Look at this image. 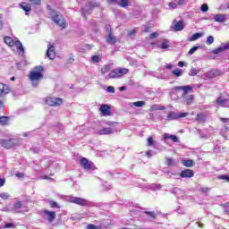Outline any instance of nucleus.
<instances>
[{"mask_svg": "<svg viewBox=\"0 0 229 229\" xmlns=\"http://www.w3.org/2000/svg\"><path fill=\"white\" fill-rule=\"evenodd\" d=\"M174 90H182V101L185 105H192L194 101V95H189V92H191L192 87L191 86H178L174 88Z\"/></svg>", "mask_w": 229, "mask_h": 229, "instance_id": "1", "label": "nucleus"}, {"mask_svg": "<svg viewBox=\"0 0 229 229\" xmlns=\"http://www.w3.org/2000/svg\"><path fill=\"white\" fill-rule=\"evenodd\" d=\"M43 71L44 67L39 65L35 67V71L30 72L29 78L32 81V87H38V82L44 78Z\"/></svg>", "mask_w": 229, "mask_h": 229, "instance_id": "2", "label": "nucleus"}, {"mask_svg": "<svg viewBox=\"0 0 229 229\" xmlns=\"http://www.w3.org/2000/svg\"><path fill=\"white\" fill-rule=\"evenodd\" d=\"M49 15L52 21L55 22V24L59 26V28L64 29L67 26V24L65 23V19H64V16H62L60 13L51 10Z\"/></svg>", "mask_w": 229, "mask_h": 229, "instance_id": "3", "label": "nucleus"}, {"mask_svg": "<svg viewBox=\"0 0 229 229\" xmlns=\"http://www.w3.org/2000/svg\"><path fill=\"white\" fill-rule=\"evenodd\" d=\"M99 6L100 4L98 1L88 2L86 5L81 9L82 17H84V19H87V16L92 13V10H94V8H99Z\"/></svg>", "mask_w": 229, "mask_h": 229, "instance_id": "4", "label": "nucleus"}, {"mask_svg": "<svg viewBox=\"0 0 229 229\" xmlns=\"http://www.w3.org/2000/svg\"><path fill=\"white\" fill-rule=\"evenodd\" d=\"M20 144L21 140L17 139L0 140V146L5 148V149H12V148H15V146H19Z\"/></svg>", "mask_w": 229, "mask_h": 229, "instance_id": "5", "label": "nucleus"}, {"mask_svg": "<svg viewBox=\"0 0 229 229\" xmlns=\"http://www.w3.org/2000/svg\"><path fill=\"white\" fill-rule=\"evenodd\" d=\"M4 42L10 47L16 46L17 49L20 51V55H24V47H22V43H21L19 40L13 42V39L10 37H5L4 38Z\"/></svg>", "mask_w": 229, "mask_h": 229, "instance_id": "6", "label": "nucleus"}, {"mask_svg": "<svg viewBox=\"0 0 229 229\" xmlns=\"http://www.w3.org/2000/svg\"><path fill=\"white\" fill-rule=\"evenodd\" d=\"M67 201L69 203H74L75 205H80L81 207H89L90 205V201L80 198V197H74V196H69L67 198Z\"/></svg>", "mask_w": 229, "mask_h": 229, "instance_id": "7", "label": "nucleus"}, {"mask_svg": "<svg viewBox=\"0 0 229 229\" xmlns=\"http://www.w3.org/2000/svg\"><path fill=\"white\" fill-rule=\"evenodd\" d=\"M129 71L126 68H118L114 71H112L108 74V78L110 80L115 79V78H121V76H124V74H128Z\"/></svg>", "mask_w": 229, "mask_h": 229, "instance_id": "8", "label": "nucleus"}, {"mask_svg": "<svg viewBox=\"0 0 229 229\" xmlns=\"http://www.w3.org/2000/svg\"><path fill=\"white\" fill-rule=\"evenodd\" d=\"M48 106H60L64 103V100L61 98H52L48 97L45 99Z\"/></svg>", "mask_w": 229, "mask_h": 229, "instance_id": "9", "label": "nucleus"}, {"mask_svg": "<svg viewBox=\"0 0 229 229\" xmlns=\"http://www.w3.org/2000/svg\"><path fill=\"white\" fill-rule=\"evenodd\" d=\"M189 115V113H175V112H170L168 115L166 116V121H174L176 119H182L183 117H187Z\"/></svg>", "mask_w": 229, "mask_h": 229, "instance_id": "10", "label": "nucleus"}, {"mask_svg": "<svg viewBox=\"0 0 229 229\" xmlns=\"http://www.w3.org/2000/svg\"><path fill=\"white\" fill-rule=\"evenodd\" d=\"M80 164L81 166H83V169H86L87 171H95L96 169L94 163L89 162V159L85 157L81 159Z\"/></svg>", "mask_w": 229, "mask_h": 229, "instance_id": "11", "label": "nucleus"}, {"mask_svg": "<svg viewBox=\"0 0 229 229\" xmlns=\"http://www.w3.org/2000/svg\"><path fill=\"white\" fill-rule=\"evenodd\" d=\"M47 56H48L50 60H55V58L56 57V52L55 51V45L48 44L47 50Z\"/></svg>", "mask_w": 229, "mask_h": 229, "instance_id": "12", "label": "nucleus"}, {"mask_svg": "<svg viewBox=\"0 0 229 229\" xmlns=\"http://www.w3.org/2000/svg\"><path fill=\"white\" fill-rule=\"evenodd\" d=\"M229 49V42L223 43L220 47H218L216 49L212 50L213 55H219L220 53H223V51H228Z\"/></svg>", "mask_w": 229, "mask_h": 229, "instance_id": "13", "label": "nucleus"}, {"mask_svg": "<svg viewBox=\"0 0 229 229\" xmlns=\"http://www.w3.org/2000/svg\"><path fill=\"white\" fill-rule=\"evenodd\" d=\"M213 19L215 22H220V23L226 22V21H228V14H225V13L215 14Z\"/></svg>", "mask_w": 229, "mask_h": 229, "instance_id": "14", "label": "nucleus"}, {"mask_svg": "<svg viewBox=\"0 0 229 229\" xmlns=\"http://www.w3.org/2000/svg\"><path fill=\"white\" fill-rule=\"evenodd\" d=\"M44 214H45L46 219H47V221H49V223H53L55 221V219L56 218V213L54 211H49V210L46 209L44 211Z\"/></svg>", "mask_w": 229, "mask_h": 229, "instance_id": "15", "label": "nucleus"}, {"mask_svg": "<svg viewBox=\"0 0 229 229\" xmlns=\"http://www.w3.org/2000/svg\"><path fill=\"white\" fill-rule=\"evenodd\" d=\"M216 105H218V106H223L224 108H228L229 98H223L219 97L216 98Z\"/></svg>", "mask_w": 229, "mask_h": 229, "instance_id": "16", "label": "nucleus"}, {"mask_svg": "<svg viewBox=\"0 0 229 229\" xmlns=\"http://www.w3.org/2000/svg\"><path fill=\"white\" fill-rule=\"evenodd\" d=\"M181 178H192L194 176V172L191 169H184L180 174Z\"/></svg>", "mask_w": 229, "mask_h": 229, "instance_id": "17", "label": "nucleus"}, {"mask_svg": "<svg viewBox=\"0 0 229 229\" xmlns=\"http://www.w3.org/2000/svg\"><path fill=\"white\" fill-rule=\"evenodd\" d=\"M157 47H159V49H169L171 43L167 39H163L157 44Z\"/></svg>", "mask_w": 229, "mask_h": 229, "instance_id": "18", "label": "nucleus"}, {"mask_svg": "<svg viewBox=\"0 0 229 229\" xmlns=\"http://www.w3.org/2000/svg\"><path fill=\"white\" fill-rule=\"evenodd\" d=\"M106 42L110 44V46H114V44L117 42V38H115L112 32H109L106 37Z\"/></svg>", "mask_w": 229, "mask_h": 229, "instance_id": "19", "label": "nucleus"}, {"mask_svg": "<svg viewBox=\"0 0 229 229\" xmlns=\"http://www.w3.org/2000/svg\"><path fill=\"white\" fill-rule=\"evenodd\" d=\"M10 92V88L8 86L0 83V96H6Z\"/></svg>", "mask_w": 229, "mask_h": 229, "instance_id": "20", "label": "nucleus"}, {"mask_svg": "<svg viewBox=\"0 0 229 229\" xmlns=\"http://www.w3.org/2000/svg\"><path fill=\"white\" fill-rule=\"evenodd\" d=\"M129 106H131V108H133V106L140 108L141 106H146V102L145 101H137V102L129 103Z\"/></svg>", "mask_w": 229, "mask_h": 229, "instance_id": "21", "label": "nucleus"}, {"mask_svg": "<svg viewBox=\"0 0 229 229\" xmlns=\"http://www.w3.org/2000/svg\"><path fill=\"white\" fill-rule=\"evenodd\" d=\"M100 112L103 114V115H110V107L106 105H102L100 106Z\"/></svg>", "mask_w": 229, "mask_h": 229, "instance_id": "22", "label": "nucleus"}, {"mask_svg": "<svg viewBox=\"0 0 229 229\" xmlns=\"http://www.w3.org/2000/svg\"><path fill=\"white\" fill-rule=\"evenodd\" d=\"M98 133L99 135H110V133H114V131L112 130V128L106 127V128L101 129L98 131Z\"/></svg>", "mask_w": 229, "mask_h": 229, "instance_id": "23", "label": "nucleus"}, {"mask_svg": "<svg viewBox=\"0 0 229 229\" xmlns=\"http://www.w3.org/2000/svg\"><path fill=\"white\" fill-rule=\"evenodd\" d=\"M182 165H184V167H192V165H194V160L192 159H182Z\"/></svg>", "mask_w": 229, "mask_h": 229, "instance_id": "24", "label": "nucleus"}, {"mask_svg": "<svg viewBox=\"0 0 229 229\" xmlns=\"http://www.w3.org/2000/svg\"><path fill=\"white\" fill-rule=\"evenodd\" d=\"M196 121H198V123H200L203 124V123H205V121H207V115H205V114H203V113H200V114H197Z\"/></svg>", "mask_w": 229, "mask_h": 229, "instance_id": "25", "label": "nucleus"}, {"mask_svg": "<svg viewBox=\"0 0 229 229\" xmlns=\"http://www.w3.org/2000/svg\"><path fill=\"white\" fill-rule=\"evenodd\" d=\"M162 187L160 183H152L149 185L150 191H162Z\"/></svg>", "mask_w": 229, "mask_h": 229, "instance_id": "26", "label": "nucleus"}, {"mask_svg": "<svg viewBox=\"0 0 229 229\" xmlns=\"http://www.w3.org/2000/svg\"><path fill=\"white\" fill-rule=\"evenodd\" d=\"M21 210H22V201L16 202L13 207V211L21 212Z\"/></svg>", "mask_w": 229, "mask_h": 229, "instance_id": "27", "label": "nucleus"}, {"mask_svg": "<svg viewBox=\"0 0 229 229\" xmlns=\"http://www.w3.org/2000/svg\"><path fill=\"white\" fill-rule=\"evenodd\" d=\"M203 35L201 33H195L191 37L188 38L189 42H194V40H198V38H201Z\"/></svg>", "mask_w": 229, "mask_h": 229, "instance_id": "28", "label": "nucleus"}, {"mask_svg": "<svg viewBox=\"0 0 229 229\" xmlns=\"http://www.w3.org/2000/svg\"><path fill=\"white\" fill-rule=\"evenodd\" d=\"M216 76H219V72L217 71H211L206 73V78H216Z\"/></svg>", "mask_w": 229, "mask_h": 229, "instance_id": "29", "label": "nucleus"}, {"mask_svg": "<svg viewBox=\"0 0 229 229\" xmlns=\"http://www.w3.org/2000/svg\"><path fill=\"white\" fill-rule=\"evenodd\" d=\"M165 164L168 167H171L173 165H176V161H174L173 157H165Z\"/></svg>", "mask_w": 229, "mask_h": 229, "instance_id": "30", "label": "nucleus"}, {"mask_svg": "<svg viewBox=\"0 0 229 229\" xmlns=\"http://www.w3.org/2000/svg\"><path fill=\"white\" fill-rule=\"evenodd\" d=\"M174 30L175 31H182L183 30V21H177L175 24H174Z\"/></svg>", "mask_w": 229, "mask_h": 229, "instance_id": "31", "label": "nucleus"}, {"mask_svg": "<svg viewBox=\"0 0 229 229\" xmlns=\"http://www.w3.org/2000/svg\"><path fill=\"white\" fill-rule=\"evenodd\" d=\"M21 8L24 10V12H31V5L27 3H21Z\"/></svg>", "mask_w": 229, "mask_h": 229, "instance_id": "32", "label": "nucleus"}, {"mask_svg": "<svg viewBox=\"0 0 229 229\" xmlns=\"http://www.w3.org/2000/svg\"><path fill=\"white\" fill-rule=\"evenodd\" d=\"M172 74H174L175 78H180V76L183 74V70L176 69L174 71H172Z\"/></svg>", "mask_w": 229, "mask_h": 229, "instance_id": "33", "label": "nucleus"}, {"mask_svg": "<svg viewBox=\"0 0 229 229\" xmlns=\"http://www.w3.org/2000/svg\"><path fill=\"white\" fill-rule=\"evenodd\" d=\"M130 3V0H119L118 6H121L122 8H126Z\"/></svg>", "mask_w": 229, "mask_h": 229, "instance_id": "34", "label": "nucleus"}, {"mask_svg": "<svg viewBox=\"0 0 229 229\" xmlns=\"http://www.w3.org/2000/svg\"><path fill=\"white\" fill-rule=\"evenodd\" d=\"M9 121H10V118H8L6 116L0 117V124L6 125V124H8Z\"/></svg>", "mask_w": 229, "mask_h": 229, "instance_id": "35", "label": "nucleus"}, {"mask_svg": "<svg viewBox=\"0 0 229 229\" xmlns=\"http://www.w3.org/2000/svg\"><path fill=\"white\" fill-rule=\"evenodd\" d=\"M171 194H183V191L180 189V188H173L172 190H170Z\"/></svg>", "mask_w": 229, "mask_h": 229, "instance_id": "36", "label": "nucleus"}, {"mask_svg": "<svg viewBox=\"0 0 229 229\" xmlns=\"http://www.w3.org/2000/svg\"><path fill=\"white\" fill-rule=\"evenodd\" d=\"M91 62L94 64H99V62H101V57L99 55H92Z\"/></svg>", "mask_w": 229, "mask_h": 229, "instance_id": "37", "label": "nucleus"}, {"mask_svg": "<svg viewBox=\"0 0 229 229\" xmlns=\"http://www.w3.org/2000/svg\"><path fill=\"white\" fill-rule=\"evenodd\" d=\"M198 73H199V70L196 68H191L188 74L189 76H196Z\"/></svg>", "mask_w": 229, "mask_h": 229, "instance_id": "38", "label": "nucleus"}, {"mask_svg": "<svg viewBox=\"0 0 229 229\" xmlns=\"http://www.w3.org/2000/svg\"><path fill=\"white\" fill-rule=\"evenodd\" d=\"M206 44L208 46H212V44H214V38L213 36H208L207 40H206Z\"/></svg>", "mask_w": 229, "mask_h": 229, "instance_id": "39", "label": "nucleus"}, {"mask_svg": "<svg viewBox=\"0 0 229 229\" xmlns=\"http://www.w3.org/2000/svg\"><path fill=\"white\" fill-rule=\"evenodd\" d=\"M0 198H2V199H8V198H11V195L8 192H2L0 193Z\"/></svg>", "mask_w": 229, "mask_h": 229, "instance_id": "40", "label": "nucleus"}, {"mask_svg": "<svg viewBox=\"0 0 229 229\" xmlns=\"http://www.w3.org/2000/svg\"><path fill=\"white\" fill-rule=\"evenodd\" d=\"M109 71H110V66H108V65H105V66L102 67V69H101L102 74H106V72H108Z\"/></svg>", "mask_w": 229, "mask_h": 229, "instance_id": "41", "label": "nucleus"}, {"mask_svg": "<svg viewBox=\"0 0 229 229\" xmlns=\"http://www.w3.org/2000/svg\"><path fill=\"white\" fill-rule=\"evenodd\" d=\"M86 228H87V229H101V226L89 224V225H87Z\"/></svg>", "mask_w": 229, "mask_h": 229, "instance_id": "42", "label": "nucleus"}, {"mask_svg": "<svg viewBox=\"0 0 229 229\" xmlns=\"http://www.w3.org/2000/svg\"><path fill=\"white\" fill-rule=\"evenodd\" d=\"M166 174H169L168 178L171 179L173 176H180V174L178 173H171L169 171L165 172Z\"/></svg>", "mask_w": 229, "mask_h": 229, "instance_id": "43", "label": "nucleus"}, {"mask_svg": "<svg viewBox=\"0 0 229 229\" xmlns=\"http://www.w3.org/2000/svg\"><path fill=\"white\" fill-rule=\"evenodd\" d=\"M106 91L109 94H114L115 93V88H114V86H109V87H107Z\"/></svg>", "mask_w": 229, "mask_h": 229, "instance_id": "44", "label": "nucleus"}, {"mask_svg": "<svg viewBox=\"0 0 229 229\" xmlns=\"http://www.w3.org/2000/svg\"><path fill=\"white\" fill-rule=\"evenodd\" d=\"M200 10H201V12H208V4H202L201 6H200Z\"/></svg>", "mask_w": 229, "mask_h": 229, "instance_id": "45", "label": "nucleus"}, {"mask_svg": "<svg viewBox=\"0 0 229 229\" xmlns=\"http://www.w3.org/2000/svg\"><path fill=\"white\" fill-rule=\"evenodd\" d=\"M199 47H193L190 49V51L188 52V55H194L195 52L198 50Z\"/></svg>", "mask_w": 229, "mask_h": 229, "instance_id": "46", "label": "nucleus"}, {"mask_svg": "<svg viewBox=\"0 0 229 229\" xmlns=\"http://www.w3.org/2000/svg\"><path fill=\"white\" fill-rule=\"evenodd\" d=\"M49 204H50V206L52 207V208H60V207H58V203H56V202H55V201H53V200H51V201L49 202Z\"/></svg>", "mask_w": 229, "mask_h": 229, "instance_id": "47", "label": "nucleus"}, {"mask_svg": "<svg viewBox=\"0 0 229 229\" xmlns=\"http://www.w3.org/2000/svg\"><path fill=\"white\" fill-rule=\"evenodd\" d=\"M145 214H147V216H149L153 219H155L157 217V216H155V212H153V211H146Z\"/></svg>", "mask_w": 229, "mask_h": 229, "instance_id": "48", "label": "nucleus"}, {"mask_svg": "<svg viewBox=\"0 0 229 229\" xmlns=\"http://www.w3.org/2000/svg\"><path fill=\"white\" fill-rule=\"evenodd\" d=\"M218 180H226V182H229V176L225 174V175H218Z\"/></svg>", "mask_w": 229, "mask_h": 229, "instance_id": "49", "label": "nucleus"}, {"mask_svg": "<svg viewBox=\"0 0 229 229\" xmlns=\"http://www.w3.org/2000/svg\"><path fill=\"white\" fill-rule=\"evenodd\" d=\"M170 140H173V142H180V140L178 137H176V135L172 134V136H170Z\"/></svg>", "mask_w": 229, "mask_h": 229, "instance_id": "50", "label": "nucleus"}, {"mask_svg": "<svg viewBox=\"0 0 229 229\" xmlns=\"http://www.w3.org/2000/svg\"><path fill=\"white\" fill-rule=\"evenodd\" d=\"M157 38H158V32H153L149 35L150 39Z\"/></svg>", "mask_w": 229, "mask_h": 229, "instance_id": "51", "label": "nucleus"}, {"mask_svg": "<svg viewBox=\"0 0 229 229\" xmlns=\"http://www.w3.org/2000/svg\"><path fill=\"white\" fill-rule=\"evenodd\" d=\"M15 225L13 223H7L4 225V228H14Z\"/></svg>", "mask_w": 229, "mask_h": 229, "instance_id": "52", "label": "nucleus"}, {"mask_svg": "<svg viewBox=\"0 0 229 229\" xmlns=\"http://www.w3.org/2000/svg\"><path fill=\"white\" fill-rule=\"evenodd\" d=\"M109 4H119V0H107Z\"/></svg>", "mask_w": 229, "mask_h": 229, "instance_id": "53", "label": "nucleus"}, {"mask_svg": "<svg viewBox=\"0 0 229 229\" xmlns=\"http://www.w3.org/2000/svg\"><path fill=\"white\" fill-rule=\"evenodd\" d=\"M172 135H173V134L165 133V134L163 135L164 140H167V139H171V136H172Z\"/></svg>", "mask_w": 229, "mask_h": 229, "instance_id": "54", "label": "nucleus"}, {"mask_svg": "<svg viewBox=\"0 0 229 229\" xmlns=\"http://www.w3.org/2000/svg\"><path fill=\"white\" fill-rule=\"evenodd\" d=\"M154 143H155V141L153 140V139L151 137L148 138V146H153Z\"/></svg>", "mask_w": 229, "mask_h": 229, "instance_id": "55", "label": "nucleus"}, {"mask_svg": "<svg viewBox=\"0 0 229 229\" xmlns=\"http://www.w3.org/2000/svg\"><path fill=\"white\" fill-rule=\"evenodd\" d=\"M4 183H6V180L4 178H0V187H4Z\"/></svg>", "mask_w": 229, "mask_h": 229, "instance_id": "56", "label": "nucleus"}, {"mask_svg": "<svg viewBox=\"0 0 229 229\" xmlns=\"http://www.w3.org/2000/svg\"><path fill=\"white\" fill-rule=\"evenodd\" d=\"M106 31L107 35H108V33H112V28L110 27V25L106 26Z\"/></svg>", "mask_w": 229, "mask_h": 229, "instance_id": "57", "label": "nucleus"}, {"mask_svg": "<svg viewBox=\"0 0 229 229\" xmlns=\"http://www.w3.org/2000/svg\"><path fill=\"white\" fill-rule=\"evenodd\" d=\"M31 4H40V0H29Z\"/></svg>", "mask_w": 229, "mask_h": 229, "instance_id": "58", "label": "nucleus"}, {"mask_svg": "<svg viewBox=\"0 0 229 229\" xmlns=\"http://www.w3.org/2000/svg\"><path fill=\"white\" fill-rule=\"evenodd\" d=\"M17 178H24V174L22 173H17L16 174Z\"/></svg>", "mask_w": 229, "mask_h": 229, "instance_id": "59", "label": "nucleus"}, {"mask_svg": "<svg viewBox=\"0 0 229 229\" xmlns=\"http://www.w3.org/2000/svg\"><path fill=\"white\" fill-rule=\"evenodd\" d=\"M147 157H153V151L148 150L146 152Z\"/></svg>", "mask_w": 229, "mask_h": 229, "instance_id": "60", "label": "nucleus"}, {"mask_svg": "<svg viewBox=\"0 0 229 229\" xmlns=\"http://www.w3.org/2000/svg\"><path fill=\"white\" fill-rule=\"evenodd\" d=\"M31 131H29V132H25L24 134H23V137H31Z\"/></svg>", "mask_w": 229, "mask_h": 229, "instance_id": "61", "label": "nucleus"}, {"mask_svg": "<svg viewBox=\"0 0 229 229\" xmlns=\"http://www.w3.org/2000/svg\"><path fill=\"white\" fill-rule=\"evenodd\" d=\"M169 6H170V8L174 9V8H176V4H174V3H170V4H169Z\"/></svg>", "mask_w": 229, "mask_h": 229, "instance_id": "62", "label": "nucleus"}, {"mask_svg": "<svg viewBox=\"0 0 229 229\" xmlns=\"http://www.w3.org/2000/svg\"><path fill=\"white\" fill-rule=\"evenodd\" d=\"M222 207H224V208H229V202L222 204Z\"/></svg>", "mask_w": 229, "mask_h": 229, "instance_id": "63", "label": "nucleus"}, {"mask_svg": "<svg viewBox=\"0 0 229 229\" xmlns=\"http://www.w3.org/2000/svg\"><path fill=\"white\" fill-rule=\"evenodd\" d=\"M223 123H229V118H221Z\"/></svg>", "mask_w": 229, "mask_h": 229, "instance_id": "64", "label": "nucleus"}]
</instances>
